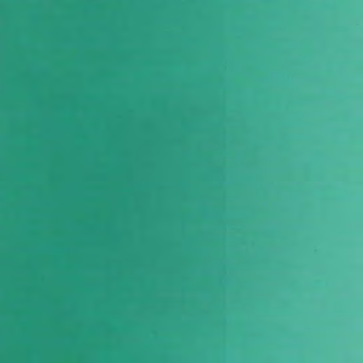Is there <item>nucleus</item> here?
<instances>
[{
	"mask_svg": "<svg viewBox=\"0 0 363 363\" xmlns=\"http://www.w3.org/2000/svg\"><path fill=\"white\" fill-rule=\"evenodd\" d=\"M9 50H145V47H1V57Z\"/></svg>",
	"mask_w": 363,
	"mask_h": 363,
	"instance_id": "obj_1",
	"label": "nucleus"
},
{
	"mask_svg": "<svg viewBox=\"0 0 363 363\" xmlns=\"http://www.w3.org/2000/svg\"><path fill=\"white\" fill-rule=\"evenodd\" d=\"M1 45H145V43H8L1 34Z\"/></svg>",
	"mask_w": 363,
	"mask_h": 363,
	"instance_id": "obj_2",
	"label": "nucleus"
},
{
	"mask_svg": "<svg viewBox=\"0 0 363 363\" xmlns=\"http://www.w3.org/2000/svg\"><path fill=\"white\" fill-rule=\"evenodd\" d=\"M1 281H3V277H1Z\"/></svg>",
	"mask_w": 363,
	"mask_h": 363,
	"instance_id": "obj_3",
	"label": "nucleus"
},
{
	"mask_svg": "<svg viewBox=\"0 0 363 363\" xmlns=\"http://www.w3.org/2000/svg\"><path fill=\"white\" fill-rule=\"evenodd\" d=\"M1 281H3V277H1Z\"/></svg>",
	"mask_w": 363,
	"mask_h": 363,
	"instance_id": "obj_4",
	"label": "nucleus"
},
{
	"mask_svg": "<svg viewBox=\"0 0 363 363\" xmlns=\"http://www.w3.org/2000/svg\"><path fill=\"white\" fill-rule=\"evenodd\" d=\"M1 281H3V277H1Z\"/></svg>",
	"mask_w": 363,
	"mask_h": 363,
	"instance_id": "obj_5",
	"label": "nucleus"
}]
</instances>
